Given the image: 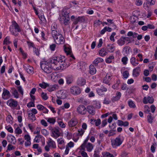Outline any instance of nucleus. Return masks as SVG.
<instances>
[{
    "mask_svg": "<svg viewBox=\"0 0 157 157\" xmlns=\"http://www.w3.org/2000/svg\"><path fill=\"white\" fill-rule=\"evenodd\" d=\"M70 91L72 94L74 95L79 94L81 92L80 89L76 86H72L70 89Z\"/></svg>",
    "mask_w": 157,
    "mask_h": 157,
    "instance_id": "obj_4",
    "label": "nucleus"
},
{
    "mask_svg": "<svg viewBox=\"0 0 157 157\" xmlns=\"http://www.w3.org/2000/svg\"><path fill=\"white\" fill-rule=\"evenodd\" d=\"M65 18H63V19L64 20L63 23L65 25H67L68 24V22L70 20V17H67Z\"/></svg>",
    "mask_w": 157,
    "mask_h": 157,
    "instance_id": "obj_43",
    "label": "nucleus"
},
{
    "mask_svg": "<svg viewBox=\"0 0 157 157\" xmlns=\"http://www.w3.org/2000/svg\"><path fill=\"white\" fill-rule=\"evenodd\" d=\"M41 96L42 99L44 100H47L48 97L47 96V94L46 93H44L42 92L41 94Z\"/></svg>",
    "mask_w": 157,
    "mask_h": 157,
    "instance_id": "obj_44",
    "label": "nucleus"
},
{
    "mask_svg": "<svg viewBox=\"0 0 157 157\" xmlns=\"http://www.w3.org/2000/svg\"><path fill=\"white\" fill-rule=\"evenodd\" d=\"M132 49L128 46H125L123 49V52H124L126 54H128L131 51Z\"/></svg>",
    "mask_w": 157,
    "mask_h": 157,
    "instance_id": "obj_25",
    "label": "nucleus"
},
{
    "mask_svg": "<svg viewBox=\"0 0 157 157\" xmlns=\"http://www.w3.org/2000/svg\"><path fill=\"white\" fill-rule=\"evenodd\" d=\"M85 147H86L87 151L89 152L91 151L93 148V145L90 143L87 144V145L85 146Z\"/></svg>",
    "mask_w": 157,
    "mask_h": 157,
    "instance_id": "obj_29",
    "label": "nucleus"
},
{
    "mask_svg": "<svg viewBox=\"0 0 157 157\" xmlns=\"http://www.w3.org/2000/svg\"><path fill=\"white\" fill-rule=\"evenodd\" d=\"M154 102V99L152 97L148 96L147 98L145 97L143 98V102L144 104H146L148 103L150 104Z\"/></svg>",
    "mask_w": 157,
    "mask_h": 157,
    "instance_id": "obj_11",
    "label": "nucleus"
},
{
    "mask_svg": "<svg viewBox=\"0 0 157 157\" xmlns=\"http://www.w3.org/2000/svg\"><path fill=\"white\" fill-rule=\"evenodd\" d=\"M12 26L14 27L16 32H21V29L20 28L18 25L15 21H13L12 22Z\"/></svg>",
    "mask_w": 157,
    "mask_h": 157,
    "instance_id": "obj_15",
    "label": "nucleus"
},
{
    "mask_svg": "<svg viewBox=\"0 0 157 157\" xmlns=\"http://www.w3.org/2000/svg\"><path fill=\"white\" fill-rule=\"evenodd\" d=\"M123 140H121L120 136L116 137L115 139L111 140V144L113 147L116 148L120 146L122 143Z\"/></svg>",
    "mask_w": 157,
    "mask_h": 157,
    "instance_id": "obj_3",
    "label": "nucleus"
},
{
    "mask_svg": "<svg viewBox=\"0 0 157 157\" xmlns=\"http://www.w3.org/2000/svg\"><path fill=\"white\" fill-rule=\"evenodd\" d=\"M64 58V56L53 57L52 58L50 62L52 64H54V65L58 66L56 67V70H63L66 69L70 65H68L67 66L66 63H65Z\"/></svg>",
    "mask_w": 157,
    "mask_h": 157,
    "instance_id": "obj_1",
    "label": "nucleus"
},
{
    "mask_svg": "<svg viewBox=\"0 0 157 157\" xmlns=\"http://www.w3.org/2000/svg\"><path fill=\"white\" fill-rule=\"evenodd\" d=\"M142 2L141 0H136V3L137 6H141L142 4Z\"/></svg>",
    "mask_w": 157,
    "mask_h": 157,
    "instance_id": "obj_64",
    "label": "nucleus"
},
{
    "mask_svg": "<svg viewBox=\"0 0 157 157\" xmlns=\"http://www.w3.org/2000/svg\"><path fill=\"white\" fill-rule=\"evenodd\" d=\"M107 49L109 52H113L114 51L115 47L111 44H108L107 45Z\"/></svg>",
    "mask_w": 157,
    "mask_h": 157,
    "instance_id": "obj_31",
    "label": "nucleus"
},
{
    "mask_svg": "<svg viewBox=\"0 0 157 157\" xmlns=\"http://www.w3.org/2000/svg\"><path fill=\"white\" fill-rule=\"evenodd\" d=\"M86 111L92 115H94L95 113V109L92 105H88L87 107Z\"/></svg>",
    "mask_w": 157,
    "mask_h": 157,
    "instance_id": "obj_14",
    "label": "nucleus"
},
{
    "mask_svg": "<svg viewBox=\"0 0 157 157\" xmlns=\"http://www.w3.org/2000/svg\"><path fill=\"white\" fill-rule=\"evenodd\" d=\"M104 156L106 157H114V156L109 152H106L104 153Z\"/></svg>",
    "mask_w": 157,
    "mask_h": 157,
    "instance_id": "obj_52",
    "label": "nucleus"
},
{
    "mask_svg": "<svg viewBox=\"0 0 157 157\" xmlns=\"http://www.w3.org/2000/svg\"><path fill=\"white\" fill-rule=\"evenodd\" d=\"M92 121H94L95 122V124L96 126H98L101 123V121L100 119H98L94 120H92Z\"/></svg>",
    "mask_w": 157,
    "mask_h": 157,
    "instance_id": "obj_48",
    "label": "nucleus"
},
{
    "mask_svg": "<svg viewBox=\"0 0 157 157\" xmlns=\"http://www.w3.org/2000/svg\"><path fill=\"white\" fill-rule=\"evenodd\" d=\"M130 62L132 65L136 66L139 64L138 62H136V59L133 57H132L130 59Z\"/></svg>",
    "mask_w": 157,
    "mask_h": 157,
    "instance_id": "obj_24",
    "label": "nucleus"
},
{
    "mask_svg": "<svg viewBox=\"0 0 157 157\" xmlns=\"http://www.w3.org/2000/svg\"><path fill=\"white\" fill-rule=\"evenodd\" d=\"M88 140V139L86 138L84 141L83 143L80 146V147L81 148V149L85 150V146H86Z\"/></svg>",
    "mask_w": 157,
    "mask_h": 157,
    "instance_id": "obj_37",
    "label": "nucleus"
},
{
    "mask_svg": "<svg viewBox=\"0 0 157 157\" xmlns=\"http://www.w3.org/2000/svg\"><path fill=\"white\" fill-rule=\"evenodd\" d=\"M10 39L9 37L7 36L4 39L3 41V44L8 45L11 43V42L9 41Z\"/></svg>",
    "mask_w": 157,
    "mask_h": 157,
    "instance_id": "obj_39",
    "label": "nucleus"
},
{
    "mask_svg": "<svg viewBox=\"0 0 157 157\" xmlns=\"http://www.w3.org/2000/svg\"><path fill=\"white\" fill-rule=\"evenodd\" d=\"M21 130L19 127H17L15 131V132L16 134H20L22 133Z\"/></svg>",
    "mask_w": 157,
    "mask_h": 157,
    "instance_id": "obj_56",
    "label": "nucleus"
},
{
    "mask_svg": "<svg viewBox=\"0 0 157 157\" xmlns=\"http://www.w3.org/2000/svg\"><path fill=\"white\" fill-rule=\"evenodd\" d=\"M129 75V73L128 71H125L123 73V75L125 78H127Z\"/></svg>",
    "mask_w": 157,
    "mask_h": 157,
    "instance_id": "obj_45",
    "label": "nucleus"
},
{
    "mask_svg": "<svg viewBox=\"0 0 157 157\" xmlns=\"http://www.w3.org/2000/svg\"><path fill=\"white\" fill-rule=\"evenodd\" d=\"M36 107L37 109L40 111L43 110L44 109H45V107L40 104L38 105Z\"/></svg>",
    "mask_w": 157,
    "mask_h": 157,
    "instance_id": "obj_46",
    "label": "nucleus"
},
{
    "mask_svg": "<svg viewBox=\"0 0 157 157\" xmlns=\"http://www.w3.org/2000/svg\"><path fill=\"white\" fill-rule=\"evenodd\" d=\"M78 112L80 114L84 115L86 112V107L83 105H80L77 108Z\"/></svg>",
    "mask_w": 157,
    "mask_h": 157,
    "instance_id": "obj_7",
    "label": "nucleus"
},
{
    "mask_svg": "<svg viewBox=\"0 0 157 157\" xmlns=\"http://www.w3.org/2000/svg\"><path fill=\"white\" fill-rule=\"evenodd\" d=\"M67 83L70 84L72 83L73 81V77L72 76H68L66 78Z\"/></svg>",
    "mask_w": 157,
    "mask_h": 157,
    "instance_id": "obj_23",
    "label": "nucleus"
},
{
    "mask_svg": "<svg viewBox=\"0 0 157 157\" xmlns=\"http://www.w3.org/2000/svg\"><path fill=\"white\" fill-rule=\"evenodd\" d=\"M104 60L102 58L98 57L94 60L93 63V64L95 66H97L99 63L102 62Z\"/></svg>",
    "mask_w": 157,
    "mask_h": 157,
    "instance_id": "obj_20",
    "label": "nucleus"
},
{
    "mask_svg": "<svg viewBox=\"0 0 157 157\" xmlns=\"http://www.w3.org/2000/svg\"><path fill=\"white\" fill-rule=\"evenodd\" d=\"M96 91L97 93L100 96H102L104 95L103 93L101 91V89L98 88L96 89Z\"/></svg>",
    "mask_w": 157,
    "mask_h": 157,
    "instance_id": "obj_53",
    "label": "nucleus"
},
{
    "mask_svg": "<svg viewBox=\"0 0 157 157\" xmlns=\"http://www.w3.org/2000/svg\"><path fill=\"white\" fill-rule=\"evenodd\" d=\"M128 104L129 106L131 108H134L136 107V105L132 101H128Z\"/></svg>",
    "mask_w": 157,
    "mask_h": 157,
    "instance_id": "obj_41",
    "label": "nucleus"
},
{
    "mask_svg": "<svg viewBox=\"0 0 157 157\" xmlns=\"http://www.w3.org/2000/svg\"><path fill=\"white\" fill-rule=\"evenodd\" d=\"M39 86L42 88L45 89L47 87L49 86V84L44 82H43L42 83L39 84Z\"/></svg>",
    "mask_w": 157,
    "mask_h": 157,
    "instance_id": "obj_33",
    "label": "nucleus"
},
{
    "mask_svg": "<svg viewBox=\"0 0 157 157\" xmlns=\"http://www.w3.org/2000/svg\"><path fill=\"white\" fill-rule=\"evenodd\" d=\"M123 38H124V37L122 36L117 41V44L120 46H122L125 44V41Z\"/></svg>",
    "mask_w": 157,
    "mask_h": 157,
    "instance_id": "obj_21",
    "label": "nucleus"
},
{
    "mask_svg": "<svg viewBox=\"0 0 157 157\" xmlns=\"http://www.w3.org/2000/svg\"><path fill=\"white\" fill-rule=\"evenodd\" d=\"M57 86L56 85H55L52 86H51L49 87L48 89V90L49 92H51L54 91L55 90Z\"/></svg>",
    "mask_w": 157,
    "mask_h": 157,
    "instance_id": "obj_40",
    "label": "nucleus"
},
{
    "mask_svg": "<svg viewBox=\"0 0 157 157\" xmlns=\"http://www.w3.org/2000/svg\"><path fill=\"white\" fill-rule=\"evenodd\" d=\"M128 60L127 57L126 56H125L122 58L121 61L124 64L126 65L127 63Z\"/></svg>",
    "mask_w": 157,
    "mask_h": 157,
    "instance_id": "obj_50",
    "label": "nucleus"
},
{
    "mask_svg": "<svg viewBox=\"0 0 157 157\" xmlns=\"http://www.w3.org/2000/svg\"><path fill=\"white\" fill-rule=\"evenodd\" d=\"M77 18L79 22H83L85 21V17L84 16L78 17Z\"/></svg>",
    "mask_w": 157,
    "mask_h": 157,
    "instance_id": "obj_51",
    "label": "nucleus"
},
{
    "mask_svg": "<svg viewBox=\"0 0 157 157\" xmlns=\"http://www.w3.org/2000/svg\"><path fill=\"white\" fill-rule=\"evenodd\" d=\"M141 70L140 67H137L134 68L133 70L132 75L134 77H136L138 76L140 73Z\"/></svg>",
    "mask_w": 157,
    "mask_h": 157,
    "instance_id": "obj_12",
    "label": "nucleus"
},
{
    "mask_svg": "<svg viewBox=\"0 0 157 157\" xmlns=\"http://www.w3.org/2000/svg\"><path fill=\"white\" fill-rule=\"evenodd\" d=\"M69 11L66 10L65 9L63 10L62 13L63 18H65L66 17H69Z\"/></svg>",
    "mask_w": 157,
    "mask_h": 157,
    "instance_id": "obj_30",
    "label": "nucleus"
},
{
    "mask_svg": "<svg viewBox=\"0 0 157 157\" xmlns=\"http://www.w3.org/2000/svg\"><path fill=\"white\" fill-rule=\"evenodd\" d=\"M51 31L58 30V27L57 24L55 22L53 23L51 26Z\"/></svg>",
    "mask_w": 157,
    "mask_h": 157,
    "instance_id": "obj_36",
    "label": "nucleus"
},
{
    "mask_svg": "<svg viewBox=\"0 0 157 157\" xmlns=\"http://www.w3.org/2000/svg\"><path fill=\"white\" fill-rule=\"evenodd\" d=\"M52 136L55 139L57 138L60 136V133L58 129L57 128L52 129Z\"/></svg>",
    "mask_w": 157,
    "mask_h": 157,
    "instance_id": "obj_10",
    "label": "nucleus"
},
{
    "mask_svg": "<svg viewBox=\"0 0 157 157\" xmlns=\"http://www.w3.org/2000/svg\"><path fill=\"white\" fill-rule=\"evenodd\" d=\"M13 118L11 115H9L6 117V121L7 122L12 124L13 123Z\"/></svg>",
    "mask_w": 157,
    "mask_h": 157,
    "instance_id": "obj_34",
    "label": "nucleus"
},
{
    "mask_svg": "<svg viewBox=\"0 0 157 157\" xmlns=\"http://www.w3.org/2000/svg\"><path fill=\"white\" fill-rule=\"evenodd\" d=\"M34 101H33L29 102L27 105V106L28 107H34L35 104H34Z\"/></svg>",
    "mask_w": 157,
    "mask_h": 157,
    "instance_id": "obj_63",
    "label": "nucleus"
},
{
    "mask_svg": "<svg viewBox=\"0 0 157 157\" xmlns=\"http://www.w3.org/2000/svg\"><path fill=\"white\" fill-rule=\"evenodd\" d=\"M55 42L58 44H63L64 42V39L61 34L54 39Z\"/></svg>",
    "mask_w": 157,
    "mask_h": 157,
    "instance_id": "obj_6",
    "label": "nucleus"
},
{
    "mask_svg": "<svg viewBox=\"0 0 157 157\" xmlns=\"http://www.w3.org/2000/svg\"><path fill=\"white\" fill-rule=\"evenodd\" d=\"M78 123V121L76 119L72 118L68 122V125L70 127H73L75 126Z\"/></svg>",
    "mask_w": 157,
    "mask_h": 157,
    "instance_id": "obj_13",
    "label": "nucleus"
},
{
    "mask_svg": "<svg viewBox=\"0 0 157 157\" xmlns=\"http://www.w3.org/2000/svg\"><path fill=\"white\" fill-rule=\"evenodd\" d=\"M70 106V104L67 102L66 103L64 104V106L61 107L63 109H64V108L68 109Z\"/></svg>",
    "mask_w": 157,
    "mask_h": 157,
    "instance_id": "obj_60",
    "label": "nucleus"
},
{
    "mask_svg": "<svg viewBox=\"0 0 157 157\" xmlns=\"http://www.w3.org/2000/svg\"><path fill=\"white\" fill-rule=\"evenodd\" d=\"M51 34L53 39H54L57 36H59V35L61 34L59 33V32H58L57 30H54L51 31Z\"/></svg>",
    "mask_w": 157,
    "mask_h": 157,
    "instance_id": "obj_22",
    "label": "nucleus"
},
{
    "mask_svg": "<svg viewBox=\"0 0 157 157\" xmlns=\"http://www.w3.org/2000/svg\"><path fill=\"white\" fill-rule=\"evenodd\" d=\"M17 88L18 92L20 93L22 95L23 94V91L22 88L21 86H17Z\"/></svg>",
    "mask_w": 157,
    "mask_h": 157,
    "instance_id": "obj_55",
    "label": "nucleus"
},
{
    "mask_svg": "<svg viewBox=\"0 0 157 157\" xmlns=\"http://www.w3.org/2000/svg\"><path fill=\"white\" fill-rule=\"evenodd\" d=\"M15 147L12 146V145L10 144H9L7 147V150L10 151L13 149H15Z\"/></svg>",
    "mask_w": 157,
    "mask_h": 157,
    "instance_id": "obj_61",
    "label": "nucleus"
},
{
    "mask_svg": "<svg viewBox=\"0 0 157 157\" xmlns=\"http://www.w3.org/2000/svg\"><path fill=\"white\" fill-rule=\"evenodd\" d=\"M24 67L28 73L30 74L33 72L32 68L28 65L24 66Z\"/></svg>",
    "mask_w": 157,
    "mask_h": 157,
    "instance_id": "obj_27",
    "label": "nucleus"
},
{
    "mask_svg": "<svg viewBox=\"0 0 157 157\" xmlns=\"http://www.w3.org/2000/svg\"><path fill=\"white\" fill-rule=\"evenodd\" d=\"M147 121L149 123L151 124L153 122V120L154 117L151 116V113H149L148 115L147 116Z\"/></svg>",
    "mask_w": 157,
    "mask_h": 157,
    "instance_id": "obj_28",
    "label": "nucleus"
},
{
    "mask_svg": "<svg viewBox=\"0 0 157 157\" xmlns=\"http://www.w3.org/2000/svg\"><path fill=\"white\" fill-rule=\"evenodd\" d=\"M138 17L135 16H133L131 17V21L132 23L134 24L136 22V20L138 19Z\"/></svg>",
    "mask_w": 157,
    "mask_h": 157,
    "instance_id": "obj_42",
    "label": "nucleus"
},
{
    "mask_svg": "<svg viewBox=\"0 0 157 157\" xmlns=\"http://www.w3.org/2000/svg\"><path fill=\"white\" fill-rule=\"evenodd\" d=\"M116 123L115 122L113 123L111 125H109V127L111 130H116Z\"/></svg>",
    "mask_w": 157,
    "mask_h": 157,
    "instance_id": "obj_62",
    "label": "nucleus"
},
{
    "mask_svg": "<svg viewBox=\"0 0 157 157\" xmlns=\"http://www.w3.org/2000/svg\"><path fill=\"white\" fill-rule=\"evenodd\" d=\"M29 117V118L33 121H35L36 119L35 116V115L33 114L32 113H28Z\"/></svg>",
    "mask_w": 157,
    "mask_h": 157,
    "instance_id": "obj_35",
    "label": "nucleus"
},
{
    "mask_svg": "<svg viewBox=\"0 0 157 157\" xmlns=\"http://www.w3.org/2000/svg\"><path fill=\"white\" fill-rule=\"evenodd\" d=\"M7 140L9 142L13 144H15L16 142V139L15 137L11 135L8 136Z\"/></svg>",
    "mask_w": 157,
    "mask_h": 157,
    "instance_id": "obj_17",
    "label": "nucleus"
},
{
    "mask_svg": "<svg viewBox=\"0 0 157 157\" xmlns=\"http://www.w3.org/2000/svg\"><path fill=\"white\" fill-rule=\"evenodd\" d=\"M52 59L48 60V62L43 61L40 63V67L44 71L48 74L50 73L52 71L53 67H54V64H52L50 62Z\"/></svg>",
    "mask_w": 157,
    "mask_h": 157,
    "instance_id": "obj_2",
    "label": "nucleus"
},
{
    "mask_svg": "<svg viewBox=\"0 0 157 157\" xmlns=\"http://www.w3.org/2000/svg\"><path fill=\"white\" fill-rule=\"evenodd\" d=\"M114 59V57L113 56H110L109 57L105 60V62L106 63H109L112 62L111 59Z\"/></svg>",
    "mask_w": 157,
    "mask_h": 157,
    "instance_id": "obj_38",
    "label": "nucleus"
},
{
    "mask_svg": "<svg viewBox=\"0 0 157 157\" xmlns=\"http://www.w3.org/2000/svg\"><path fill=\"white\" fill-rule=\"evenodd\" d=\"M116 131V130H113L111 129L109 131V133L108 135V136L110 137L111 136H113L115 134V133L114 132Z\"/></svg>",
    "mask_w": 157,
    "mask_h": 157,
    "instance_id": "obj_54",
    "label": "nucleus"
},
{
    "mask_svg": "<svg viewBox=\"0 0 157 157\" xmlns=\"http://www.w3.org/2000/svg\"><path fill=\"white\" fill-rule=\"evenodd\" d=\"M11 90L12 91L11 93L13 95L14 97L16 98H19V94L17 91L16 89L14 88H12Z\"/></svg>",
    "mask_w": 157,
    "mask_h": 157,
    "instance_id": "obj_19",
    "label": "nucleus"
},
{
    "mask_svg": "<svg viewBox=\"0 0 157 157\" xmlns=\"http://www.w3.org/2000/svg\"><path fill=\"white\" fill-rule=\"evenodd\" d=\"M48 144L50 147H51L53 148H55L56 147V146L54 145L55 144V142L51 138L49 139V140H48Z\"/></svg>",
    "mask_w": 157,
    "mask_h": 157,
    "instance_id": "obj_32",
    "label": "nucleus"
},
{
    "mask_svg": "<svg viewBox=\"0 0 157 157\" xmlns=\"http://www.w3.org/2000/svg\"><path fill=\"white\" fill-rule=\"evenodd\" d=\"M77 84L79 86H84L86 83V80L83 78H78L77 82Z\"/></svg>",
    "mask_w": 157,
    "mask_h": 157,
    "instance_id": "obj_16",
    "label": "nucleus"
},
{
    "mask_svg": "<svg viewBox=\"0 0 157 157\" xmlns=\"http://www.w3.org/2000/svg\"><path fill=\"white\" fill-rule=\"evenodd\" d=\"M116 33L115 32H113L112 33L110 37V39L111 41H113V42L115 41L114 36L116 35Z\"/></svg>",
    "mask_w": 157,
    "mask_h": 157,
    "instance_id": "obj_57",
    "label": "nucleus"
},
{
    "mask_svg": "<svg viewBox=\"0 0 157 157\" xmlns=\"http://www.w3.org/2000/svg\"><path fill=\"white\" fill-rule=\"evenodd\" d=\"M64 50L65 52L67 55H69L70 57H72L74 59H75V57L72 54L71 49L69 48L66 47L65 45L64 46Z\"/></svg>",
    "mask_w": 157,
    "mask_h": 157,
    "instance_id": "obj_9",
    "label": "nucleus"
},
{
    "mask_svg": "<svg viewBox=\"0 0 157 157\" xmlns=\"http://www.w3.org/2000/svg\"><path fill=\"white\" fill-rule=\"evenodd\" d=\"M100 55L101 56H105L107 54V52L105 51L104 48H102L99 52Z\"/></svg>",
    "mask_w": 157,
    "mask_h": 157,
    "instance_id": "obj_26",
    "label": "nucleus"
},
{
    "mask_svg": "<svg viewBox=\"0 0 157 157\" xmlns=\"http://www.w3.org/2000/svg\"><path fill=\"white\" fill-rule=\"evenodd\" d=\"M89 73L92 75L95 74L96 72V70L94 65H91L89 67Z\"/></svg>",
    "mask_w": 157,
    "mask_h": 157,
    "instance_id": "obj_18",
    "label": "nucleus"
},
{
    "mask_svg": "<svg viewBox=\"0 0 157 157\" xmlns=\"http://www.w3.org/2000/svg\"><path fill=\"white\" fill-rule=\"evenodd\" d=\"M84 132L85 131L82 130V128L81 129H78V135L82 136L83 135Z\"/></svg>",
    "mask_w": 157,
    "mask_h": 157,
    "instance_id": "obj_59",
    "label": "nucleus"
},
{
    "mask_svg": "<svg viewBox=\"0 0 157 157\" xmlns=\"http://www.w3.org/2000/svg\"><path fill=\"white\" fill-rule=\"evenodd\" d=\"M11 94L9 90L5 88L3 89V93L2 94V98L4 100H7L11 97Z\"/></svg>",
    "mask_w": 157,
    "mask_h": 157,
    "instance_id": "obj_5",
    "label": "nucleus"
},
{
    "mask_svg": "<svg viewBox=\"0 0 157 157\" xmlns=\"http://www.w3.org/2000/svg\"><path fill=\"white\" fill-rule=\"evenodd\" d=\"M7 104L12 108L17 107L18 105V102L17 101L10 98L7 102Z\"/></svg>",
    "mask_w": 157,
    "mask_h": 157,
    "instance_id": "obj_8",
    "label": "nucleus"
},
{
    "mask_svg": "<svg viewBox=\"0 0 157 157\" xmlns=\"http://www.w3.org/2000/svg\"><path fill=\"white\" fill-rule=\"evenodd\" d=\"M95 107L98 109H99L101 107V105L99 102L97 101H95Z\"/></svg>",
    "mask_w": 157,
    "mask_h": 157,
    "instance_id": "obj_58",
    "label": "nucleus"
},
{
    "mask_svg": "<svg viewBox=\"0 0 157 157\" xmlns=\"http://www.w3.org/2000/svg\"><path fill=\"white\" fill-rule=\"evenodd\" d=\"M144 112L145 113L149 114L150 111V108L147 105H145L144 106Z\"/></svg>",
    "mask_w": 157,
    "mask_h": 157,
    "instance_id": "obj_49",
    "label": "nucleus"
},
{
    "mask_svg": "<svg viewBox=\"0 0 157 157\" xmlns=\"http://www.w3.org/2000/svg\"><path fill=\"white\" fill-rule=\"evenodd\" d=\"M47 121L50 123L54 124L56 122V120L53 118H49L47 119Z\"/></svg>",
    "mask_w": 157,
    "mask_h": 157,
    "instance_id": "obj_47",
    "label": "nucleus"
}]
</instances>
